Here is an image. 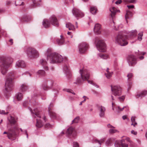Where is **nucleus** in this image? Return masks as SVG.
<instances>
[{
	"instance_id": "1",
	"label": "nucleus",
	"mask_w": 147,
	"mask_h": 147,
	"mask_svg": "<svg viewBox=\"0 0 147 147\" xmlns=\"http://www.w3.org/2000/svg\"><path fill=\"white\" fill-rule=\"evenodd\" d=\"M9 123L7 127L9 128L10 126L11 127L9 130L8 132L5 131L3 134H7L8 138L11 140H14L16 136V132L18 130V125L17 119L13 117L10 116L8 117Z\"/></svg>"
},
{
	"instance_id": "2",
	"label": "nucleus",
	"mask_w": 147,
	"mask_h": 147,
	"mask_svg": "<svg viewBox=\"0 0 147 147\" xmlns=\"http://www.w3.org/2000/svg\"><path fill=\"white\" fill-rule=\"evenodd\" d=\"M0 67L1 73L5 74L8 70V68L13 62V59L10 57L2 56L0 58Z\"/></svg>"
},
{
	"instance_id": "3",
	"label": "nucleus",
	"mask_w": 147,
	"mask_h": 147,
	"mask_svg": "<svg viewBox=\"0 0 147 147\" xmlns=\"http://www.w3.org/2000/svg\"><path fill=\"white\" fill-rule=\"evenodd\" d=\"M47 59L50 63H60L63 60L62 57L56 53H52L50 54H48Z\"/></svg>"
},
{
	"instance_id": "4",
	"label": "nucleus",
	"mask_w": 147,
	"mask_h": 147,
	"mask_svg": "<svg viewBox=\"0 0 147 147\" xmlns=\"http://www.w3.org/2000/svg\"><path fill=\"white\" fill-rule=\"evenodd\" d=\"M14 76L13 73H9L7 75L6 81L5 84V90L7 92L11 91L13 89V79Z\"/></svg>"
},
{
	"instance_id": "5",
	"label": "nucleus",
	"mask_w": 147,
	"mask_h": 147,
	"mask_svg": "<svg viewBox=\"0 0 147 147\" xmlns=\"http://www.w3.org/2000/svg\"><path fill=\"white\" fill-rule=\"evenodd\" d=\"M127 36L119 34L115 38V42L120 45L124 46L128 44L127 41Z\"/></svg>"
},
{
	"instance_id": "6",
	"label": "nucleus",
	"mask_w": 147,
	"mask_h": 147,
	"mask_svg": "<svg viewBox=\"0 0 147 147\" xmlns=\"http://www.w3.org/2000/svg\"><path fill=\"white\" fill-rule=\"evenodd\" d=\"M25 51L28 56L30 58L37 57L38 56L39 54L38 52L34 48L27 47Z\"/></svg>"
},
{
	"instance_id": "7",
	"label": "nucleus",
	"mask_w": 147,
	"mask_h": 147,
	"mask_svg": "<svg viewBox=\"0 0 147 147\" xmlns=\"http://www.w3.org/2000/svg\"><path fill=\"white\" fill-rule=\"evenodd\" d=\"M131 144V141L128 138L124 137L120 142H116L115 144V147H128V144Z\"/></svg>"
},
{
	"instance_id": "8",
	"label": "nucleus",
	"mask_w": 147,
	"mask_h": 147,
	"mask_svg": "<svg viewBox=\"0 0 147 147\" xmlns=\"http://www.w3.org/2000/svg\"><path fill=\"white\" fill-rule=\"evenodd\" d=\"M96 42H97L96 46L98 51L101 52L105 51L106 47L105 43L103 40L96 38L95 39Z\"/></svg>"
},
{
	"instance_id": "9",
	"label": "nucleus",
	"mask_w": 147,
	"mask_h": 147,
	"mask_svg": "<svg viewBox=\"0 0 147 147\" xmlns=\"http://www.w3.org/2000/svg\"><path fill=\"white\" fill-rule=\"evenodd\" d=\"M113 94L115 96H119L122 94V88L119 86H111Z\"/></svg>"
},
{
	"instance_id": "10",
	"label": "nucleus",
	"mask_w": 147,
	"mask_h": 147,
	"mask_svg": "<svg viewBox=\"0 0 147 147\" xmlns=\"http://www.w3.org/2000/svg\"><path fill=\"white\" fill-rule=\"evenodd\" d=\"M80 73L81 74V77L83 80H88L89 79L90 75L89 72L86 69H80Z\"/></svg>"
},
{
	"instance_id": "11",
	"label": "nucleus",
	"mask_w": 147,
	"mask_h": 147,
	"mask_svg": "<svg viewBox=\"0 0 147 147\" xmlns=\"http://www.w3.org/2000/svg\"><path fill=\"white\" fill-rule=\"evenodd\" d=\"M127 61L129 65L130 66H133L136 63V58L133 55H131L128 56Z\"/></svg>"
},
{
	"instance_id": "12",
	"label": "nucleus",
	"mask_w": 147,
	"mask_h": 147,
	"mask_svg": "<svg viewBox=\"0 0 147 147\" xmlns=\"http://www.w3.org/2000/svg\"><path fill=\"white\" fill-rule=\"evenodd\" d=\"M88 46L85 42H82L80 44L79 46V50L81 53H83L85 52L88 48Z\"/></svg>"
},
{
	"instance_id": "13",
	"label": "nucleus",
	"mask_w": 147,
	"mask_h": 147,
	"mask_svg": "<svg viewBox=\"0 0 147 147\" xmlns=\"http://www.w3.org/2000/svg\"><path fill=\"white\" fill-rule=\"evenodd\" d=\"M73 14L76 17H82L84 14L81 11L76 8H74L72 10Z\"/></svg>"
},
{
	"instance_id": "14",
	"label": "nucleus",
	"mask_w": 147,
	"mask_h": 147,
	"mask_svg": "<svg viewBox=\"0 0 147 147\" xmlns=\"http://www.w3.org/2000/svg\"><path fill=\"white\" fill-rule=\"evenodd\" d=\"M53 104L51 103L48 107V111L50 117L52 119H55L56 117V114L53 111Z\"/></svg>"
},
{
	"instance_id": "15",
	"label": "nucleus",
	"mask_w": 147,
	"mask_h": 147,
	"mask_svg": "<svg viewBox=\"0 0 147 147\" xmlns=\"http://www.w3.org/2000/svg\"><path fill=\"white\" fill-rule=\"evenodd\" d=\"M67 133L69 136L73 137H75L76 135V133L75 129L71 127L67 129Z\"/></svg>"
},
{
	"instance_id": "16",
	"label": "nucleus",
	"mask_w": 147,
	"mask_h": 147,
	"mask_svg": "<svg viewBox=\"0 0 147 147\" xmlns=\"http://www.w3.org/2000/svg\"><path fill=\"white\" fill-rule=\"evenodd\" d=\"M30 110L32 113V116L34 117L35 118L36 117V116L39 118L41 117L42 116L40 115V112L37 109H34L33 111L30 108Z\"/></svg>"
},
{
	"instance_id": "17",
	"label": "nucleus",
	"mask_w": 147,
	"mask_h": 147,
	"mask_svg": "<svg viewBox=\"0 0 147 147\" xmlns=\"http://www.w3.org/2000/svg\"><path fill=\"white\" fill-rule=\"evenodd\" d=\"M49 21L54 26H58L59 25L58 20L55 16H53L49 18Z\"/></svg>"
},
{
	"instance_id": "18",
	"label": "nucleus",
	"mask_w": 147,
	"mask_h": 147,
	"mask_svg": "<svg viewBox=\"0 0 147 147\" xmlns=\"http://www.w3.org/2000/svg\"><path fill=\"white\" fill-rule=\"evenodd\" d=\"M26 64L25 62L22 60H19L16 62V67L17 68H23L25 67Z\"/></svg>"
},
{
	"instance_id": "19",
	"label": "nucleus",
	"mask_w": 147,
	"mask_h": 147,
	"mask_svg": "<svg viewBox=\"0 0 147 147\" xmlns=\"http://www.w3.org/2000/svg\"><path fill=\"white\" fill-rule=\"evenodd\" d=\"M101 25L99 24H96L94 28V32L96 34H99L101 33Z\"/></svg>"
},
{
	"instance_id": "20",
	"label": "nucleus",
	"mask_w": 147,
	"mask_h": 147,
	"mask_svg": "<svg viewBox=\"0 0 147 147\" xmlns=\"http://www.w3.org/2000/svg\"><path fill=\"white\" fill-rule=\"evenodd\" d=\"M111 12V16L112 18L114 17L117 13L119 12L120 10L116 8L112 7L110 9Z\"/></svg>"
},
{
	"instance_id": "21",
	"label": "nucleus",
	"mask_w": 147,
	"mask_h": 147,
	"mask_svg": "<svg viewBox=\"0 0 147 147\" xmlns=\"http://www.w3.org/2000/svg\"><path fill=\"white\" fill-rule=\"evenodd\" d=\"M97 107L98 109L100 111L99 113L100 116V117H103L105 115V107L101 105H98Z\"/></svg>"
},
{
	"instance_id": "22",
	"label": "nucleus",
	"mask_w": 147,
	"mask_h": 147,
	"mask_svg": "<svg viewBox=\"0 0 147 147\" xmlns=\"http://www.w3.org/2000/svg\"><path fill=\"white\" fill-rule=\"evenodd\" d=\"M107 127L108 128H110L109 132L110 134H113L116 132H118V131L116 129H114L115 127L111 125L110 124H108L107 125Z\"/></svg>"
},
{
	"instance_id": "23",
	"label": "nucleus",
	"mask_w": 147,
	"mask_h": 147,
	"mask_svg": "<svg viewBox=\"0 0 147 147\" xmlns=\"http://www.w3.org/2000/svg\"><path fill=\"white\" fill-rule=\"evenodd\" d=\"M32 4L30 6V8H34L36 7L37 5H40V1L38 2L36 0H32Z\"/></svg>"
},
{
	"instance_id": "24",
	"label": "nucleus",
	"mask_w": 147,
	"mask_h": 147,
	"mask_svg": "<svg viewBox=\"0 0 147 147\" xmlns=\"http://www.w3.org/2000/svg\"><path fill=\"white\" fill-rule=\"evenodd\" d=\"M40 63L43 67L46 70H48V67L47 65V62L45 60L42 59L40 60Z\"/></svg>"
},
{
	"instance_id": "25",
	"label": "nucleus",
	"mask_w": 147,
	"mask_h": 147,
	"mask_svg": "<svg viewBox=\"0 0 147 147\" xmlns=\"http://www.w3.org/2000/svg\"><path fill=\"white\" fill-rule=\"evenodd\" d=\"M147 94V91L144 90L142 91L141 93H138L136 95V97L137 98H138L139 97L142 98L145 96Z\"/></svg>"
},
{
	"instance_id": "26",
	"label": "nucleus",
	"mask_w": 147,
	"mask_h": 147,
	"mask_svg": "<svg viewBox=\"0 0 147 147\" xmlns=\"http://www.w3.org/2000/svg\"><path fill=\"white\" fill-rule=\"evenodd\" d=\"M51 25L50 22L47 19H44L43 22V25L45 28L49 27Z\"/></svg>"
},
{
	"instance_id": "27",
	"label": "nucleus",
	"mask_w": 147,
	"mask_h": 147,
	"mask_svg": "<svg viewBox=\"0 0 147 147\" xmlns=\"http://www.w3.org/2000/svg\"><path fill=\"white\" fill-rule=\"evenodd\" d=\"M66 28H68L69 30H72L73 31L75 29L74 25L70 23H67L66 24Z\"/></svg>"
},
{
	"instance_id": "28",
	"label": "nucleus",
	"mask_w": 147,
	"mask_h": 147,
	"mask_svg": "<svg viewBox=\"0 0 147 147\" xmlns=\"http://www.w3.org/2000/svg\"><path fill=\"white\" fill-rule=\"evenodd\" d=\"M132 16V13L131 12L127 11L125 14V18L126 20L127 23H128L127 19L130 18Z\"/></svg>"
},
{
	"instance_id": "29",
	"label": "nucleus",
	"mask_w": 147,
	"mask_h": 147,
	"mask_svg": "<svg viewBox=\"0 0 147 147\" xmlns=\"http://www.w3.org/2000/svg\"><path fill=\"white\" fill-rule=\"evenodd\" d=\"M64 39L62 35H61L60 38L57 40V42L58 44L61 45L63 44L64 42Z\"/></svg>"
},
{
	"instance_id": "30",
	"label": "nucleus",
	"mask_w": 147,
	"mask_h": 147,
	"mask_svg": "<svg viewBox=\"0 0 147 147\" xmlns=\"http://www.w3.org/2000/svg\"><path fill=\"white\" fill-rule=\"evenodd\" d=\"M97 8L96 7L93 6L90 7V12L92 14H96L97 12Z\"/></svg>"
},
{
	"instance_id": "31",
	"label": "nucleus",
	"mask_w": 147,
	"mask_h": 147,
	"mask_svg": "<svg viewBox=\"0 0 147 147\" xmlns=\"http://www.w3.org/2000/svg\"><path fill=\"white\" fill-rule=\"evenodd\" d=\"M31 19V18L30 16H24L22 18L21 20L22 22H28L30 21Z\"/></svg>"
},
{
	"instance_id": "32",
	"label": "nucleus",
	"mask_w": 147,
	"mask_h": 147,
	"mask_svg": "<svg viewBox=\"0 0 147 147\" xmlns=\"http://www.w3.org/2000/svg\"><path fill=\"white\" fill-rule=\"evenodd\" d=\"M63 69L67 75H69V76H71V74L69 71V68L67 66H65L64 67Z\"/></svg>"
},
{
	"instance_id": "33",
	"label": "nucleus",
	"mask_w": 147,
	"mask_h": 147,
	"mask_svg": "<svg viewBox=\"0 0 147 147\" xmlns=\"http://www.w3.org/2000/svg\"><path fill=\"white\" fill-rule=\"evenodd\" d=\"M28 88L27 85L26 84H23L21 87L20 90L21 91L23 92L26 91Z\"/></svg>"
},
{
	"instance_id": "34",
	"label": "nucleus",
	"mask_w": 147,
	"mask_h": 147,
	"mask_svg": "<svg viewBox=\"0 0 147 147\" xmlns=\"http://www.w3.org/2000/svg\"><path fill=\"white\" fill-rule=\"evenodd\" d=\"M137 34V32L136 30H133L130 32L128 34L131 36L134 37L136 36Z\"/></svg>"
},
{
	"instance_id": "35",
	"label": "nucleus",
	"mask_w": 147,
	"mask_h": 147,
	"mask_svg": "<svg viewBox=\"0 0 147 147\" xmlns=\"http://www.w3.org/2000/svg\"><path fill=\"white\" fill-rule=\"evenodd\" d=\"M105 138L102 139L100 140L95 139L94 140V143H98L100 145L102 143H103L105 141Z\"/></svg>"
},
{
	"instance_id": "36",
	"label": "nucleus",
	"mask_w": 147,
	"mask_h": 147,
	"mask_svg": "<svg viewBox=\"0 0 147 147\" xmlns=\"http://www.w3.org/2000/svg\"><path fill=\"white\" fill-rule=\"evenodd\" d=\"M109 68H107L106 71L107 72L105 74L106 77L108 78H109L111 77L112 75V72H109Z\"/></svg>"
},
{
	"instance_id": "37",
	"label": "nucleus",
	"mask_w": 147,
	"mask_h": 147,
	"mask_svg": "<svg viewBox=\"0 0 147 147\" xmlns=\"http://www.w3.org/2000/svg\"><path fill=\"white\" fill-rule=\"evenodd\" d=\"M36 126L37 127H42V124L41 122V121L38 119H36Z\"/></svg>"
},
{
	"instance_id": "38",
	"label": "nucleus",
	"mask_w": 147,
	"mask_h": 147,
	"mask_svg": "<svg viewBox=\"0 0 147 147\" xmlns=\"http://www.w3.org/2000/svg\"><path fill=\"white\" fill-rule=\"evenodd\" d=\"M16 97L18 100H20L22 98L23 95L21 93L19 92L16 94Z\"/></svg>"
},
{
	"instance_id": "39",
	"label": "nucleus",
	"mask_w": 147,
	"mask_h": 147,
	"mask_svg": "<svg viewBox=\"0 0 147 147\" xmlns=\"http://www.w3.org/2000/svg\"><path fill=\"white\" fill-rule=\"evenodd\" d=\"M135 117H132L131 119V125H133L134 127H135L137 125V123L135 121Z\"/></svg>"
},
{
	"instance_id": "40",
	"label": "nucleus",
	"mask_w": 147,
	"mask_h": 147,
	"mask_svg": "<svg viewBox=\"0 0 147 147\" xmlns=\"http://www.w3.org/2000/svg\"><path fill=\"white\" fill-rule=\"evenodd\" d=\"M100 57L104 59H106L109 58V56L106 54L101 53L99 55Z\"/></svg>"
},
{
	"instance_id": "41",
	"label": "nucleus",
	"mask_w": 147,
	"mask_h": 147,
	"mask_svg": "<svg viewBox=\"0 0 147 147\" xmlns=\"http://www.w3.org/2000/svg\"><path fill=\"white\" fill-rule=\"evenodd\" d=\"M37 74L40 76H44L45 74V72L43 70H40L38 71Z\"/></svg>"
},
{
	"instance_id": "42",
	"label": "nucleus",
	"mask_w": 147,
	"mask_h": 147,
	"mask_svg": "<svg viewBox=\"0 0 147 147\" xmlns=\"http://www.w3.org/2000/svg\"><path fill=\"white\" fill-rule=\"evenodd\" d=\"M113 139L111 138H110L106 142V144L108 145H111L113 142Z\"/></svg>"
},
{
	"instance_id": "43",
	"label": "nucleus",
	"mask_w": 147,
	"mask_h": 147,
	"mask_svg": "<svg viewBox=\"0 0 147 147\" xmlns=\"http://www.w3.org/2000/svg\"><path fill=\"white\" fill-rule=\"evenodd\" d=\"M143 35V32H141L138 35V39L139 41H141L142 40V37Z\"/></svg>"
},
{
	"instance_id": "44",
	"label": "nucleus",
	"mask_w": 147,
	"mask_h": 147,
	"mask_svg": "<svg viewBox=\"0 0 147 147\" xmlns=\"http://www.w3.org/2000/svg\"><path fill=\"white\" fill-rule=\"evenodd\" d=\"M123 1L127 3H134L135 2L136 0H123Z\"/></svg>"
},
{
	"instance_id": "45",
	"label": "nucleus",
	"mask_w": 147,
	"mask_h": 147,
	"mask_svg": "<svg viewBox=\"0 0 147 147\" xmlns=\"http://www.w3.org/2000/svg\"><path fill=\"white\" fill-rule=\"evenodd\" d=\"M127 77H128V81H130L131 80V78L133 77V74L132 73H130L128 74L127 75Z\"/></svg>"
},
{
	"instance_id": "46",
	"label": "nucleus",
	"mask_w": 147,
	"mask_h": 147,
	"mask_svg": "<svg viewBox=\"0 0 147 147\" xmlns=\"http://www.w3.org/2000/svg\"><path fill=\"white\" fill-rule=\"evenodd\" d=\"M42 88L44 90H47L49 88H50V87H48L46 85L43 84L42 86Z\"/></svg>"
},
{
	"instance_id": "47",
	"label": "nucleus",
	"mask_w": 147,
	"mask_h": 147,
	"mask_svg": "<svg viewBox=\"0 0 147 147\" xmlns=\"http://www.w3.org/2000/svg\"><path fill=\"white\" fill-rule=\"evenodd\" d=\"M79 119V117H77L76 118L72 121V123H77L78 122Z\"/></svg>"
},
{
	"instance_id": "48",
	"label": "nucleus",
	"mask_w": 147,
	"mask_h": 147,
	"mask_svg": "<svg viewBox=\"0 0 147 147\" xmlns=\"http://www.w3.org/2000/svg\"><path fill=\"white\" fill-rule=\"evenodd\" d=\"M82 82V80L81 78H78L77 79L76 82V84H80Z\"/></svg>"
},
{
	"instance_id": "49",
	"label": "nucleus",
	"mask_w": 147,
	"mask_h": 147,
	"mask_svg": "<svg viewBox=\"0 0 147 147\" xmlns=\"http://www.w3.org/2000/svg\"><path fill=\"white\" fill-rule=\"evenodd\" d=\"M8 113V112H5L4 111L0 109V114H7Z\"/></svg>"
},
{
	"instance_id": "50",
	"label": "nucleus",
	"mask_w": 147,
	"mask_h": 147,
	"mask_svg": "<svg viewBox=\"0 0 147 147\" xmlns=\"http://www.w3.org/2000/svg\"><path fill=\"white\" fill-rule=\"evenodd\" d=\"M125 98V96H122L121 97H119V99L120 101H122L124 100Z\"/></svg>"
},
{
	"instance_id": "51",
	"label": "nucleus",
	"mask_w": 147,
	"mask_h": 147,
	"mask_svg": "<svg viewBox=\"0 0 147 147\" xmlns=\"http://www.w3.org/2000/svg\"><path fill=\"white\" fill-rule=\"evenodd\" d=\"M74 147H79V145L77 142H74L73 143Z\"/></svg>"
},
{
	"instance_id": "52",
	"label": "nucleus",
	"mask_w": 147,
	"mask_h": 147,
	"mask_svg": "<svg viewBox=\"0 0 147 147\" xmlns=\"http://www.w3.org/2000/svg\"><path fill=\"white\" fill-rule=\"evenodd\" d=\"M0 32L2 35L5 36L6 34L5 31L3 30H0Z\"/></svg>"
},
{
	"instance_id": "53",
	"label": "nucleus",
	"mask_w": 147,
	"mask_h": 147,
	"mask_svg": "<svg viewBox=\"0 0 147 147\" xmlns=\"http://www.w3.org/2000/svg\"><path fill=\"white\" fill-rule=\"evenodd\" d=\"M112 25H113L114 26V29L116 30H118V28H116V26H115V23L114 22H113L112 23Z\"/></svg>"
},
{
	"instance_id": "54",
	"label": "nucleus",
	"mask_w": 147,
	"mask_h": 147,
	"mask_svg": "<svg viewBox=\"0 0 147 147\" xmlns=\"http://www.w3.org/2000/svg\"><path fill=\"white\" fill-rule=\"evenodd\" d=\"M45 127L46 128H50L51 127V125L49 123H47L45 125Z\"/></svg>"
},
{
	"instance_id": "55",
	"label": "nucleus",
	"mask_w": 147,
	"mask_h": 147,
	"mask_svg": "<svg viewBox=\"0 0 147 147\" xmlns=\"http://www.w3.org/2000/svg\"><path fill=\"white\" fill-rule=\"evenodd\" d=\"M138 55L139 56L140 55H144L145 54V52H142L139 51H138Z\"/></svg>"
},
{
	"instance_id": "56",
	"label": "nucleus",
	"mask_w": 147,
	"mask_h": 147,
	"mask_svg": "<svg viewBox=\"0 0 147 147\" xmlns=\"http://www.w3.org/2000/svg\"><path fill=\"white\" fill-rule=\"evenodd\" d=\"M88 83H90V84H91L94 85H95L97 87H98V86L97 85H96L95 84H94V82L92 81H91L90 80H88Z\"/></svg>"
},
{
	"instance_id": "57",
	"label": "nucleus",
	"mask_w": 147,
	"mask_h": 147,
	"mask_svg": "<svg viewBox=\"0 0 147 147\" xmlns=\"http://www.w3.org/2000/svg\"><path fill=\"white\" fill-rule=\"evenodd\" d=\"M66 91L69 92L71 93L74 94H75V93L74 92H73V91L69 89H67Z\"/></svg>"
},
{
	"instance_id": "58",
	"label": "nucleus",
	"mask_w": 147,
	"mask_h": 147,
	"mask_svg": "<svg viewBox=\"0 0 147 147\" xmlns=\"http://www.w3.org/2000/svg\"><path fill=\"white\" fill-rule=\"evenodd\" d=\"M124 107H124L123 108L121 109L119 106H118L117 107V109L119 111H121L123 110Z\"/></svg>"
},
{
	"instance_id": "59",
	"label": "nucleus",
	"mask_w": 147,
	"mask_h": 147,
	"mask_svg": "<svg viewBox=\"0 0 147 147\" xmlns=\"http://www.w3.org/2000/svg\"><path fill=\"white\" fill-rule=\"evenodd\" d=\"M121 0H118L117 1H116L115 3V4H119L121 3Z\"/></svg>"
},
{
	"instance_id": "60",
	"label": "nucleus",
	"mask_w": 147,
	"mask_h": 147,
	"mask_svg": "<svg viewBox=\"0 0 147 147\" xmlns=\"http://www.w3.org/2000/svg\"><path fill=\"white\" fill-rule=\"evenodd\" d=\"M131 132L132 134H133L134 135H136L137 133L136 131H135L134 130H132Z\"/></svg>"
},
{
	"instance_id": "61",
	"label": "nucleus",
	"mask_w": 147,
	"mask_h": 147,
	"mask_svg": "<svg viewBox=\"0 0 147 147\" xmlns=\"http://www.w3.org/2000/svg\"><path fill=\"white\" fill-rule=\"evenodd\" d=\"M127 7L129 9L133 8L134 7V6L133 5H127Z\"/></svg>"
},
{
	"instance_id": "62",
	"label": "nucleus",
	"mask_w": 147,
	"mask_h": 147,
	"mask_svg": "<svg viewBox=\"0 0 147 147\" xmlns=\"http://www.w3.org/2000/svg\"><path fill=\"white\" fill-rule=\"evenodd\" d=\"M24 4V2H22L21 4H17L16 2V5H23Z\"/></svg>"
},
{
	"instance_id": "63",
	"label": "nucleus",
	"mask_w": 147,
	"mask_h": 147,
	"mask_svg": "<svg viewBox=\"0 0 147 147\" xmlns=\"http://www.w3.org/2000/svg\"><path fill=\"white\" fill-rule=\"evenodd\" d=\"M11 2L10 1H7L6 2V4L7 5H9L10 4Z\"/></svg>"
},
{
	"instance_id": "64",
	"label": "nucleus",
	"mask_w": 147,
	"mask_h": 147,
	"mask_svg": "<svg viewBox=\"0 0 147 147\" xmlns=\"http://www.w3.org/2000/svg\"><path fill=\"white\" fill-rule=\"evenodd\" d=\"M122 118L123 119L125 120L127 118V116L126 115H124L122 117Z\"/></svg>"
}]
</instances>
